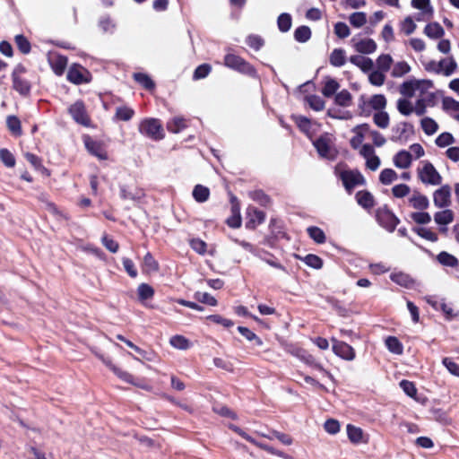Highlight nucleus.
<instances>
[{"mask_svg": "<svg viewBox=\"0 0 459 459\" xmlns=\"http://www.w3.org/2000/svg\"><path fill=\"white\" fill-rule=\"evenodd\" d=\"M433 87V82L430 80L412 79L401 84L400 93L407 98L435 99V94L432 92Z\"/></svg>", "mask_w": 459, "mask_h": 459, "instance_id": "f257e3e1", "label": "nucleus"}, {"mask_svg": "<svg viewBox=\"0 0 459 459\" xmlns=\"http://www.w3.org/2000/svg\"><path fill=\"white\" fill-rule=\"evenodd\" d=\"M418 178L424 185L438 186L442 177L429 160H422L417 169Z\"/></svg>", "mask_w": 459, "mask_h": 459, "instance_id": "f03ea898", "label": "nucleus"}, {"mask_svg": "<svg viewBox=\"0 0 459 459\" xmlns=\"http://www.w3.org/2000/svg\"><path fill=\"white\" fill-rule=\"evenodd\" d=\"M139 131L141 134L154 140L161 139L164 135L161 124L155 118L142 121L139 125Z\"/></svg>", "mask_w": 459, "mask_h": 459, "instance_id": "7ed1b4c3", "label": "nucleus"}, {"mask_svg": "<svg viewBox=\"0 0 459 459\" xmlns=\"http://www.w3.org/2000/svg\"><path fill=\"white\" fill-rule=\"evenodd\" d=\"M314 145L320 156L326 159H333L336 156V150L333 146V140L331 134H324L316 141Z\"/></svg>", "mask_w": 459, "mask_h": 459, "instance_id": "20e7f679", "label": "nucleus"}, {"mask_svg": "<svg viewBox=\"0 0 459 459\" xmlns=\"http://www.w3.org/2000/svg\"><path fill=\"white\" fill-rule=\"evenodd\" d=\"M224 65L230 69L236 70L243 74H255L253 67L248 63H247L242 57L231 52L227 53V55L225 56Z\"/></svg>", "mask_w": 459, "mask_h": 459, "instance_id": "39448f33", "label": "nucleus"}, {"mask_svg": "<svg viewBox=\"0 0 459 459\" xmlns=\"http://www.w3.org/2000/svg\"><path fill=\"white\" fill-rule=\"evenodd\" d=\"M339 178L349 192L356 186H363L366 182L362 174L356 170H342L339 173Z\"/></svg>", "mask_w": 459, "mask_h": 459, "instance_id": "423d86ee", "label": "nucleus"}, {"mask_svg": "<svg viewBox=\"0 0 459 459\" xmlns=\"http://www.w3.org/2000/svg\"><path fill=\"white\" fill-rule=\"evenodd\" d=\"M385 106L386 99L382 94L373 95L368 100L362 99L359 105L364 113H369L371 109L381 111L385 108Z\"/></svg>", "mask_w": 459, "mask_h": 459, "instance_id": "0eeeda50", "label": "nucleus"}, {"mask_svg": "<svg viewBox=\"0 0 459 459\" xmlns=\"http://www.w3.org/2000/svg\"><path fill=\"white\" fill-rule=\"evenodd\" d=\"M67 79L74 84H82L91 81V74L82 65H74L68 70Z\"/></svg>", "mask_w": 459, "mask_h": 459, "instance_id": "6e6552de", "label": "nucleus"}, {"mask_svg": "<svg viewBox=\"0 0 459 459\" xmlns=\"http://www.w3.org/2000/svg\"><path fill=\"white\" fill-rule=\"evenodd\" d=\"M69 113L76 123L83 126H91V119L86 112L84 104L82 101L74 102L69 108Z\"/></svg>", "mask_w": 459, "mask_h": 459, "instance_id": "1a4fd4ad", "label": "nucleus"}, {"mask_svg": "<svg viewBox=\"0 0 459 459\" xmlns=\"http://www.w3.org/2000/svg\"><path fill=\"white\" fill-rule=\"evenodd\" d=\"M378 222L388 231L394 230L399 223V219L388 209H379L377 214Z\"/></svg>", "mask_w": 459, "mask_h": 459, "instance_id": "9d476101", "label": "nucleus"}, {"mask_svg": "<svg viewBox=\"0 0 459 459\" xmlns=\"http://www.w3.org/2000/svg\"><path fill=\"white\" fill-rule=\"evenodd\" d=\"M360 155L366 160V167L370 170H377L380 164V159L376 155L373 147L369 144H364L359 150Z\"/></svg>", "mask_w": 459, "mask_h": 459, "instance_id": "9b49d317", "label": "nucleus"}, {"mask_svg": "<svg viewBox=\"0 0 459 459\" xmlns=\"http://www.w3.org/2000/svg\"><path fill=\"white\" fill-rule=\"evenodd\" d=\"M24 73L22 66H17L13 73V86L22 95L28 94L30 89V85L27 80H25L22 74Z\"/></svg>", "mask_w": 459, "mask_h": 459, "instance_id": "f8f14e48", "label": "nucleus"}, {"mask_svg": "<svg viewBox=\"0 0 459 459\" xmlns=\"http://www.w3.org/2000/svg\"><path fill=\"white\" fill-rule=\"evenodd\" d=\"M411 6L420 10V13L416 16V20L418 22L431 19L433 15V8L430 4V0H411Z\"/></svg>", "mask_w": 459, "mask_h": 459, "instance_id": "ddd939ff", "label": "nucleus"}, {"mask_svg": "<svg viewBox=\"0 0 459 459\" xmlns=\"http://www.w3.org/2000/svg\"><path fill=\"white\" fill-rule=\"evenodd\" d=\"M98 357L121 380L134 385H136L135 382L134 381L133 376L127 371H125L120 368L117 367L112 362L111 359L105 357L102 354H99Z\"/></svg>", "mask_w": 459, "mask_h": 459, "instance_id": "4468645a", "label": "nucleus"}, {"mask_svg": "<svg viewBox=\"0 0 459 459\" xmlns=\"http://www.w3.org/2000/svg\"><path fill=\"white\" fill-rule=\"evenodd\" d=\"M433 203L437 208H446L451 204V191L448 186H443L433 193Z\"/></svg>", "mask_w": 459, "mask_h": 459, "instance_id": "2eb2a0df", "label": "nucleus"}, {"mask_svg": "<svg viewBox=\"0 0 459 459\" xmlns=\"http://www.w3.org/2000/svg\"><path fill=\"white\" fill-rule=\"evenodd\" d=\"M333 342V352L346 360H352L355 358V351L353 348L344 342H340L335 338L331 339Z\"/></svg>", "mask_w": 459, "mask_h": 459, "instance_id": "dca6fc26", "label": "nucleus"}, {"mask_svg": "<svg viewBox=\"0 0 459 459\" xmlns=\"http://www.w3.org/2000/svg\"><path fill=\"white\" fill-rule=\"evenodd\" d=\"M408 205L418 211L427 210L429 206V198L418 190L412 191L407 199Z\"/></svg>", "mask_w": 459, "mask_h": 459, "instance_id": "f3484780", "label": "nucleus"}, {"mask_svg": "<svg viewBox=\"0 0 459 459\" xmlns=\"http://www.w3.org/2000/svg\"><path fill=\"white\" fill-rule=\"evenodd\" d=\"M455 214L451 209L447 207L444 210L438 211L434 214V221L440 227L441 232L446 231V226L454 221Z\"/></svg>", "mask_w": 459, "mask_h": 459, "instance_id": "a211bd4d", "label": "nucleus"}, {"mask_svg": "<svg viewBox=\"0 0 459 459\" xmlns=\"http://www.w3.org/2000/svg\"><path fill=\"white\" fill-rule=\"evenodd\" d=\"M83 141L85 147L90 153L100 160H107L108 155L101 143L94 141L88 135L84 136Z\"/></svg>", "mask_w": 459, "mask_h": 459, "instance_id": "6ab92c4d", "label": "nucleus"}, {"mask_svg": "<svg viewBox=\"0 0 459 459\" xmlns=\"http://www.w3.org/2000/svg\"><path fill=\"white\" fill-rule=\"evenodd\" d=\"M346 432L349 440L354 444H367L368 442V436L364 433L362 429L356 427L351 424H348L346 427Z\"/></svg>", "mask_w": 459, "mask_h": 459, "instance_id": "aec40b11", "label": "nucleus"}, {"mask_svg": "<svg viewBox=\"0 0 459 459\" xmlns=\"http://www.w3.org/2000/svg\"><path fill=\"white\" fill-rule=\"evenodd\" d=\"M351 42L353 43L354 49L361 54H372L377 49V44L371 39H356L353 38Z\"/></svg>", "mask_w": 459, "mask_h": 459, "instance_id": "412c9836", "label": "nucleus"}, {"mask_svg": "<svg viewBox=\"0 0 459 459\" xmlns=\"http://www.w3.org/2000/svg\"><path fill=\"white\" fill-rule=\"evenodd\" d=\"M355 135L351 139V144L354 149H358L363 140L368 137L369 126L367 124L359 125L353 129Z\"/></svg>", "mask_w": 459, "mask_h": 459, "instance_id": "4be33fe9", "label": "nucleus"}, {"mask_svg": "<svg viewBox=\"0 0 459 459\" xmlns=\"http://www.w3.org/2000/svg\"><path fill=\"white\" fill-rule=\"evenodd\" d=\"M247 226L248 228H255L256 225L262 223L264 220V215L261 211H258L256 208L249 206L247 210Z\"/></svg>", "mask_w": 459, "mask_h": 459, "instance_id": "5701e85b", "label": "nucleus"}, {"mask_svg": "<svg viewBox=\"0 0 459 459\" xmlns=\"http://www.w3.org/2000/svg\"><path fill=\"white\" fill-rule=\"evenodd\" d=\"M350 62L358 66L364 73L370 72L374 67V63L372 59L366 57L364 56H351L350 57Z\"/></svg>", "mask_w": 459, "mask_h": 459, "instance_id": "b1692460", "label": "nucleus"}, {"mask_svg": "<svg viewBox=\"0 0 459 459\" xmlns=\"http://www.w3.org/2000/svg\"><path fill=\"white\" fill-rule=\"evenodd\" d=\"M411 161V154H409L407 151H400L393 158L394 164L399 169H408Z\"/></svg>", "mask_w": 459, "mask_h": 459, "instance_id": "393cba45", "label": "nucleus"}, {"mask_svg": "<svg viewBox=\"0 0 459 459\" xmlns=\"http://www.w3.org/2000/svg\"><path fill=\"white\" fill-rule=\"evenodd\" d=\"M434 100L435 99L417 98L415 103L413 104L414 114L419 117L423 116L429 107L434 106Z\"/></svg>", "mask_w": 459, "mask_h": 459, "instance_id": "a878e982", "label": "nucleus"}, {"mask_svg": "<svg viewBox=\"0 0 459 459\" xmlns=\"http://www.w3.org/2000/svg\"><path fill=\"white\" fill-rule=\"evenodd\" d=\"M169 344L173 348L181 351L188 350L192 346L191 341L180 334L171 336L169 339Z\"/></svg>", "mask_w": 459, "mask_h": 459, "instance_id": "bb28decb", "label": "nucleus"}, {"mask_svg": "<svg viewBox=\"0 0 459 459\" xmlns=\"http://www.w3.org/2000/svg\"><path fill=\"white\" fill-rule=\"evenodd\" d=\"M357 203L365 209H370L375 205L374 196L368 191H359L356 194Z\"/></svg>", "mask_w": 459, "mask_h": 459, "instance_id": "cd10ccee", "label": "nucleus"}, {"mask_svg": "<svg viewBox=\"0 0 459 459\" xmlns=\"http://www.w3.org/2000/svg\"><path fill=\"white\" fill-rule=\"evenodd\" d=\"M142 270L146 274L154 273L159 270L158 262L150 253H147L143 257Z\"/></svg>", "mask_w": 459, "mask_h": 459, "instance_id": "c85d7f7f", "label": "nucleus"}, {"mask_svg": "<svg viewBox=\"0 0 459 459\" xmlns=\"http://www.w3.org/2000/svg\"><path fill=\"white\" fill-rule=\"evenodd\" d=\"M137 295L139 300L144 304L146 300L153 298L154 289L147 283H141L137 287Z\"/></svg>", "mask_w": 459, "mask_h": 459, "instance_id": "c756f323", "label": "nucleus"}, {"mask_svg": "<svg viewBox=\"0 0 459 459\" xmlns=\"http://www.w3.org/2000/svg\"><path fill=\"white\" fill-rule=\"evenodd\" d=\"M440 74L445 76H450L457 68L456 62L454 58L448 57L439 61Z\"/></svg>", "mask_w": 459, "mask_h": 459, "instance_id": "7c9ffc66", "label": "nucleus"}, {"mask_svg": "<svg viewBox=\"0 0 459 459\" xmlns=\"http://www.w3.org/2000/svg\"><path fill=\"white\" fill-rule=\"evenodd\" d=\"M329 61L333 66H342L346 61L345 51L342 48L333 49L330 55Z\"/></svg>", "mask_w": 459, "mask_h": 459, "instance_id": "2f4dec72", "label": "nucleus"}, {"mask_svg": "<svg viewBox=\"0 0 459 459\" xmlns=\"http://www.w3.org/2000/svg\"><path fill=\"white\" fill-rule=\"evenodd\" d=\"M410 98H401L397 100V109L403 116H410L414 113V105Z\"/></svg>", "mask_w": 459, "mask_h": 459, "instance_id": "473e14b6", "label": "nucleus"}, {"mask_svg": "<svg viewBox=\"0 0 459 459\" xmlns=\"http://www.w3.org/2000/svg\"><path fill=\"white\" fill-rule=\"evenodd\" d=\"M424 33L431 39L441 38L445 31L444 29L437 22L429 23L425 29Z\"/></svg>", "mask_w": 459, "mask_h": 459, "instance_id": "72a5a7b5", "label": "nucleus"}, {"mask_svg": "<svg viewBox=\"0 0 459 459\" xmlns=\"http://www.w3.org/2000/svg\"><path fill=\"white\" fill-rule=\"evenodd\" d=\"M144 195L143 189L132 188L130 186L121 189V196L124 199L140 200Z\"/></svg>", "mask_w": 459, "mask_h": 459, "instance_id": "f704fd0d", "label": "nucleus"}, {"mask_svg": "<svg viewBox=\"0 0 459 459\" xmlns=\"http://www.w3.org/2000/svg\"><path fill=\"white\" fill-rule=\"evenodd\" d=\"M50 62L53 71L57 75H61L64 73L67 65L66 58L61 56H53Z\"/></svg>", "mask_w": 459, "mask_h": 459, "instance_id": "c9c22d12", "label": "nucleus"}, {"mask_svg": "<svg viewBox=\"0 0 459 459\" xmlns=\"http://www.w3.org/2000/svg\"><path fill=\"white\" fill-rule=\"evenodd\" d=\"M417 29V24L411 16L405 17L400 22V31L408 36L412 34Z\"/></svg>", "mask_w": 459, "mask_h": 459, "instance_id": "e433bc0d", "label": "nucleus"}, {"mask_svg": "<svg viewBox=\"0 0 459 459\" xmlns=\"http://www.w3.org/2000/svg\"><path fill=\"white\" fill-rule=\"evenodd\" d=\"M437 260L444 266L455 267L458 264V259L445 251L437 255Z\"/></svg>", "mask_w": 459, "mask_h": 459, "instance_id": "4c0bfd02", "label": "nucleus"}, {"mask_svg": "<svg viewBox=\"0 0 459 459\" xmlns=\"http://www.w3.org/2000/svg\"><path fill=\"white\" fill-rule=\"evenodd\" d=\"M420 125L423 132L428 135L434 134L438 129L437 123L430 117H423Z\"/></svg>", "mask_w": 459, "mask_h": 459, "instance_id": "58836bf2", "label": "nucleus"}, {"mask_svg": "<svg viewBox=\"0 0 459 459\" xmlns=\"http://www.w3.org/2000/svg\"><path fill=\"white\" fill-rule=\"evenodd\" d=\"M385 345L389 351L392 353L401 355L403 351V346L401 342L394 336H389L385 339Z\"/></svg>", "mask_w": 459, "mask_h": 459, "instance_id": "ea45409f", "label": "nucleus"}, {"mask_svg": "<svg viewBox=\"0 0 459 459\" xmlns=\"http://www.w3.org/2000/svg\"><path fill=\"white\" fill-rule=\"evenodd\" d=\"M390 278L395 283L405 287V288H411L413 284L412 280L410 278L409 275L403 273H394L390 275Z\"/></svg>", "mask_w": 459, "mask_h": 459, "instance_id": "a19ab883", "label": "nucleus"}, {"mask_svg": "<svg viewBox=\"0 0 459 459\" xmlns=\"http://www.w3.org/2000/svg\"><path fill=\"white\" fill-rule=\"evenodd\" d=\"M398 178L397 173L392 169H385L379 175V180L383 185H390Z\"/></svg>", "mask_w": 459, "mask_h": 459, "instance_id": "79ce46f5", "label": "nucleus"}, {"mask_svg": "<svg viewBox=\"0 0 459 459\" xmlns=\"http://www.w3.org/2000/svg\"><path fill=\"white\" fill-rule=\"evenodd\" d=\"M392 63L393 59L390 55H380L377 59V70L385 73L390 69Z\"/></svg>", "mask_w": 459, "mask_h": 459, "instance_id": "37998d69", "label": "nucleus"}, {"mask_svg": "<svg viewBox=\"0 0 459 459\" xmlns=\"http://www.w3.org/2000/svg\"><path fill=\"white\" fill-rule=\"evenodd\" d=\"M209 195V189L202 185L195 186L193 191L194 198L199 203L205 202L208 199Z\"/></svg>", "mask_w": 459, "mask_h": 459, "instance_id": "c03bdc74", "label": "nucleus"}, {"mask_svg": "<svg viewBox=\"0 0 459 459\" xmlns=\"http://www.w3.org/2000/svg\"><path fill=\"white\" fill-rule=\"evenodd\" d=\"M411 71V66L405 61H400L394 64L392 75L394 77H402L403 75L408 74Z\"/></svg>", "mask_w": 459, "mask_h": 459, "instance_id": "a18cd8bd", "label": "nucleus"}, {"mask_svg": "<svg viewBox=\"0 0 459 459\" xmlns=\"http://www.w3.org/2000/svg\"><path fill=\"white\" fill-rule=\"evenodd\" d=\"M368 81L374 86H382L385 81V73L377 69L374 71L371 70L368 74Z\"/></svg>", "mask_w": 459, "mask_h": 459, "instance_id": "49530a36", "label": "nucleus"}, {"mask_svg": "<svg viewBox=\"0 0 459 459\" xmlns=\"http://www.w3.org/2000/svg\"><path fill=\"white\" fill-rule=\"evenodd\" d=\"M349 21L355 28H360L367 22V15L363 12L353 13L350 15Z\"/></svg>", "mask_w": 459, "mask_h": 459, "instance_id": "de8ad7c7", "label": "nucleus"}, {"mask_svg": "<svg viewBox=\"0 0 459 459\" xmlns=\"http://www.w3.org/2000/svg\"><path fill=\"white\" fill-rule=\"evenodd\" d=\"M410 218L417 224H428L431 221L430 214L423 211L411 212Z\"/></svg>", "mask_w": 459, "mask_h": 459, "instance_id": "09e8293b", "label": "nucleus"}, {"mask_svg": "<svg viewBox=\"0 0 459 459\" xmlns=\"http://www.w3.org/2000/svg\"><path fill=\"white\" fill-rule=\"evenodd\" d=\"M309 237L318 244H322L325 241V235L324 231L318 227H309L307 230Z\"/></svg>", "mask_w": 459, "mask_h": 459, "instance_id": "8fccbe9b", "label": "nucleus"}, {"mask_svg": "<svg viewBox=\"0 0 459 459\" xmlns=\"http://www.w3.org/2000/svg\"><path fill=\"white\" fill-rule=\"evenodd\" d=\"M414 232L424 239L431 242H436L438 239L437 233L428 228H415Z\"/></svg>", "mask_w": 459, "mask_h": 459, "instance_id": "3c124183", "label": "nucleus"}, {"mask_svg": "<svg viewBox=\"0 0 459 459\" xmlns=\"http://www.w3.org/2000/svg\"><path fill=\"white\" fill-rule=\"evenodd\" d=\"M392 194L396 198H403L411 194V187L406 184H398L393 186Z\"/></svg>", "mask_w": 459, "mask_h": 459, "instance_id": "603ef678", "label": "nucleus"}, {"mask_svg": "<svg viewBox=\"0 0 459 459\" xmlns=\"http://www.w3.org/2000/svg\"><path fill=\"white\" fill-rule=\"evenodd\" d=\"M295 39L299 42H306L311 37V30L307 26H300L294 32Z\"/></svg>", "mask_w": 459, "mask_h": 459, "instance_id": "864d4df0", "label": "nucleus"}, {"mask_svg": "<svg viewBox=\"0 0 459 459\" xmlns=\"http://www.w3.org/2000/svg\"><path fill=\"white\" fill-rule=\"evenodd\" d=\"M227 224L231 228H238L241 225V217L239 207L238 205L232 206V215L227 220Z\"/></svg>", "mask_w": 459, "mask_h": 459, "instance_id": "5fc2aeb1", "label": "nucleus"}, {"mask_svg": "<svg viewBox=\"0 0 459 459\" xmlns=\"http://www.w3.org/2000/svg\"><path fill=\"white\" fill-rule=\"evenodd\" d=\"M278 28L281 31L286 32L291 27V17L289 13H281L277 20Z\"/></svg>", "mask_w": 459, "mask_h": 459, "instance_id": "6e6d98bb", "label": "nucleus"}, {"mask_svg": "<svg viewBox=\"0 0 459 459\" xmlns=\"http://www.w3.org/2000/svg\"><path fill=\"white\" fill-rule=\"evenodd\" d=\"M0 160L8 168L15 166V158L7 149H0Z\"/></svg>", "mask_w": 459, "mask_h": 459, "instance_id": "4d7b16f0", "label": "nucleus"}, {"mask_svg": "<svg viewBox=\"0 0 459 459\" xmlns=\"http://www.w3.org/2000/svg\"><path fill=\"white\" fill-rule=\"evenodd\" d=\"M167 127L172 133H178L186 127V121L183 117H176L168 123Z\"/></svg>", "mask_w": 459, "mask_h": 459, "instance_id": "13d9d810", "label": "nucleus"}, {"mask_svg": "<svg viewBox=\"0 0 459 459\" xmlns=\"http://www.w3.org/2000/svg\"><path fill=\"white\" fill-rule=\"evenodd\" d=\"M296 124L298 126L306 133L307 135H310L311 129L313 127L312 122L305 117H295Z\"/></svg>", "mask_w": 459, "mask_h": 459, "instance_id": "bf43d9fd", "label": "nucleus"}, {"mask_svg": "<svg viewBox=\"0 0 459 459\" xmlns=\"http://www.w3.org/2000/svg\"><path fill=\"white\" fill-rule=\"evenodd\" d=\"M339 89V83L334 79H328L322 90L325 97H331Z\"/></svg>", "mask_w": 459, "mask_h": 459, "instance_id": "052dcab7", "label": "nucleus"}, {"mask_svg": "<svg viewBox=\"0 0 459 459\" xmlns=\"http://www.w3.org/2000/svg\"><path fill=\"white\" fill-rule=\"evenodd\" d=\"M307 104L316 111H320L325 108V101L318 96L311 95L306 98Z\"/></svg>", "mask_w": 459, "mask_h": 459, "instance_id": "680f3d73", "label": "nucleus"}, {"mask_svg": "<svg viewBox=\"0 0 459 459\" xmlns=\"http://www.w3.org/2000/svg\"><path fill=\"white\" fill-rule=\"evenodd\" d=\"M455 142L454 136L450 133H442L436 139V144L438 147L444 148L449 146Z\"/></svg>", "mask_w": 459, "mask_h": 459, "instance_id": "e2e57ef3", "label": "nucleus"}, {"mask_svg": "<svg viewBox=\"0 0 459 459\" xmlns=\"http://www.w3.org/2000/svg\"><path fill=\"white\" fill-rule=\"evenodd\" d=\"M134 80L139 82L141 85H143L145 89L152 90L154 88V82L152 80L144 74H134Z\"/></svg>", "mask_w": 459, "mask_h": 459, "instance_id": "0e129e2a", "label": "nucleus"}, {"mask_svg": "<svg viewBox=\"0 0 459 459\" xmlns=\"http://www.w3.org/2000/svg\"><path fill=\"white\" fill-rule=\"evenodd\" d=\"M238 332L248 341H255L256 345L261 346L263 344L262 340L251 330L244 326L238 327Z\"/></svg>", "mask_w": 459, "mask_h": 459, "instance_id": "69168bd1", "label": "nucleus"}, {"mask_svg": "<svg viewBox=\"0 0 459 459\" xmlns=\"http://www.w3.org/2000/svg\"><path fill=\"white\" fill-rule=\"evenodd\" d=\"M374 122L379 127L385 128L389 125V117L386 112L378 111L374 115Z\"/></svg>", "mask_w": 459, "mask_h": 459, "instance_id": "338daca9", "label": "nucleus"}, {"mask_svg": "<svg viewBox=\"0 0 459 459\" xmlns=\"http://www.w3.org/2000/svg\"><path fill=\"white\" fill-rule=\"evenodd\" d=\"M324 429L328 434L335 435L340 431L341 426L338 420L329 419L325 422Z\"/></svg>", "mask_w": 459, "mask_h": 459, "instance_id": "774afa93", "label": "nucleus"}]
</instances>
